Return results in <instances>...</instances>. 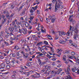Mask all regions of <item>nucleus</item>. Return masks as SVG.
<instances>
[{
  "label": "nucleus",
  "instance_id": "f257e3e1",
  "mask_svg": "<svg viewBox=\"0 0 79 79\" xmlns=\"http://www.w3.org/2000/svg\"><path fill=\"white\" fill-rule=\"evenodd\" d=\"M56 2L55 6V12H56L58 10V8H60L62 9L63 8V6L62 5V3L60 0H52V3H55Z\"/></svg>",
  "mask_w": 79,
  "mask_h": 79
},
{
  "label": "nucleus",
  "instance_id": "f03ea898",
  "mask_svg": "<svg viewBox=\"0 0 79 79\" xmlns=\"http://www.w3.org/2000/svg\"><path fill=\"white\" fill-rule=\"evenodd\" d=\"M76 68H75L74 67V68H72V71H73V72H75L76 73H77L78 74H79V69H76Z\"/></svg>",
  "mask_w": 79,
  "mask_h": 79
},
{
  "label": "nucleus",
  "instance_id": "7ed1b4c3",
  "mask_svg": "<svg viewBox=\"0 0 79 79\" xmlns=\"http://www.w3.org/2000/svg\"><path fill=\"white\" fill-rule=\"evenodd\" d=\"M70 71V69L69 67H68L67 69H65V71L67 74H71V73H69V71Z\"/></svg>",
  "mask_w": 79,
  "mask_h": 79
},
{
  "label": "nucleus",
  "instance_id": "20e7f679",
  "mask_svg": "<svg viewBox=\"0 0 79 79\" xmlns=\"http://www.w3.org/2000/svg\"><path fill=\"white\" fill-rule=\"evenodd\" d=\"M5 64H2L1 65H0V69H2L3 70H1L2 71H3L4 69H3V68H5Z\"/></svg>",
  "mask_w": 79,
  "mask_h": 79
},
{
  "label": "nucleus",
  "instance_id": "39448f33",
  "mask_svg": "<svg viewBox=\"0 0 79 79\" xmlns=\"http://www.w3.org/2000/svg\"><path fill=\"white\" fill-rule=\"evenodd\" d=\"M50 47L48 46H46L45 45L44 46H43L42 49H45V50H48V48H50Z\"/></svg>",
  "mask_w": 79,
  "mask_h": 79
},
{
  "label": "nucleus",
  "instance_id": "423d86ee",
  "mask_svg": "<svg viewBox=\"0 0 79 79\" xmlns=\"http://www.w3.org/2000/svg\"><path fill=\"white\" fill-rule=\"evenodd\" d=\"M75 33L77 34H78V31L77 30V26H76L74 29Z\"/></svg>",
  "mask_w": 79,
  "mask_h": 79
},
{
  "label": "nucleus",
  "instance_id": "0eeeda50",
  "mask_svg": "<svg viewBox=\"0 0 79 79\" xmlns=\"http://www.w3.org/2000/svg\"><path fill=\"white\" fill-rule=\"evenodd\" d=\"M32 71L31 70L29 72H23V73L25 74H27V76H29V74H30V73H31V72H32Z\"/></svg>",
  "mask_w": 79,
  "mask_h": 79
},
{
  "label": "nucleus",
  "instance_id": "6e6552de",
  "mask_svg": "<svg viewBox=\"0 0 79 79\" xmlns=\"http://www.w3.org/2000/svg\"><path fill=\"white\" fill-rule=\"evenodd\" d=\"M78 36L79 35L77 34L76 35L75 34L74 35L73 37L75 40H77L76 38H77V37H78Z\"/></svg>",
  "mask_w": 79,
  "mask_h": 79
},
{
  "label": "nucleus",
  "instance_id": "1a4fd4ad",
  "mask_svg": "<svg viewBox=\"0 0 79 79\" xmlns=\"http://www.w3.org/2000/svg\"><path fill=\"white\" fill-rule=\"evenodd\" d=\"M73 17V15H70L69 17V19H70V22H72L73 21V18H72L71 17Z\"/></svg>",
  "mask_w": 79,
  "mask_h": 79
},
{
  "label": "nucleus",
  "instance_id": "9d476101",
  "mask_svg": "<svg viewBox=\"0 0 79 79\" xmlns=\"http://www.w3.org/2000/svg\"><path fill=\"white\" fill-rule=\"evenodd\" d=\"M8 73V72H6L4 73H0V76H3V74H6Z\"/></svg>",
  "mask_w": 79,
  "mask_h": 79
},
{
  "label": "nucleus",
  "instance_id": "9b49d317",
  "mask_svg": "<svg viewBox=\"0 0 79 79\" xmlns=\"http://www.w3.org/2000/svg\"><path fill=\"white\" fill-rule=\"evenodd\" d=\"M38 6V5H36V6L35 7V8L34 7H32L31 8L33 10H34V11H35V10H37V8H38V7H37V6Z\"/></svg>",
  "mask_w": 79,
  "mask_h": 79
},
{
  "label": "nucleus",
  "instance_id": "f8f14e48",
  "mask_svg": "<svg viewBox=\"0 0 79 79\" xmlns=\"http://www.w3.org/2000/svg\"><path fill=\"white\" fill-rule=\"evenodd\" d=\"M49 71H48V72L49 73H50L51 72V74H53V73H55V72H54V71H50V69H49Z\"/></svg>",
  "mask_w": 79,
  "mask_h": 79
},
{
  "label": "nucleus",
  "instance_id": "ddd939ff",
  "mask_svg": "<svg viewBox=\"0 0 79 79\" xmlns=\"http://www.w3.org/2000/svg\"><path fill=\"white\" fill-rule=\"evenodd\" d=\"M66 77L67 78H66L65 79H72V78L69 75H67V76H66Z\"/></svg>",
  "mask_w": 79,
  "mask_h": 79
},
{
  "label": "nucleus",
  "instance_id": "4468645a",
  "mask_svg": "<svg viewBox=\"0 0 79 79\" xmlns=\"http://www.w3.org/2000/svg\"><path fill=\"white\" fill-rule=\"evenodd\" d=\"M54 72L55 73V74H59L61 72L60 71H54Z\"/></svg>",
  "mask_w": 79,
  "mask_h": 79
},
{
  "label": "nucleus",
  "instance_id": "2eb2a0df",
  "mask_svg": "<svg viewBox=\"0 0 79 79\" xmlns=\"http://www.w3.org/2000/svg\"><path fill=\"white\" fill-rule=\"evenodd\" d=\"M26 8H25L22 11V15H24L25 14V11H26Z\"/></svg>",
  "mask_w": 79,
  "mask_h": 79
},
{
  "label": "nucleus",
  "instance_id": "dca6fc26",
  "mask_svg": "<svg viewBox=\"0 0 79 79\" xmlns=\"http://www.w3.org/2000/svg\"><path fill=\"white\" fill-rule=\"evenodd\" d=\"M66 42L64 41V40H60V44H65V43Z\"/></svg>",
  "mask_w": 79,
  "mask_h": 79
},
{
  "label": "nucleus",
  "instance_id": "f3484780",
  "mask_svg": "<svg viewBox=\"0 0 79 79\" xmlns=\"http://www.w3.org/2000/svg\"><path fill=\"white\" fill-rule=\"evenodd\" d=\"M38 60L39 63V64H40V66H41V65H42V62H41V60H40V59H39Z\"/></svg>",
  "mask_w": 79,
  "mask_h": 79
},
{
  "label": "nucleus",
  "instance_id": "a211bd4d",
  "mask_svg": "<svg viewBox=\"0 0 79 79\" xmlns=\"http://www.w3.org/2000/svg\"><path fill=\"white\" fill-rule=\"evenodd\" d=\"M27 66H32V64H31V63H27V64H26Z\"/></svg>",
  "mask_w": 79,
  "mask_h": 79
},
{
  "label": "nucleus",
  "instance_id": "6ab92c4d",
  "mask_svg": "<svg viewBox=\"0 0 79 79\" xmlns=\"http://www.w3.org/2000/svg\"><path fill=\"white\" fill-rule=\"evenodd\" d=\"M45 69H48L51 67L50 66H48V65L45 66Z\"/></svg>",
  "mask_w": 79,
  "mask_h": 79
},
{
  "label": "nucleus",
  "instance_id": "aec40b11",
  "mask_svg": "<svg viewBox=\"0 0 79 79\" xmlns=\"http://www.w3.org/2000/svg\"><path fill=\"white\" fill-rule=\"evenodd\" d=\"M17 59H19V54L18 52L17 53Z\"/></svg>",
  "mask_w": 79,
  "mask_h": 79
},
{
  "label": "nucleus",
  "instance_id": "412c9836",
  "mask_svg": "<svg viewBox=\"0 0 79 79\" xmlns=\"http://www.w3.org/2000/svg\"><path fill=\"white\" fill-rule=\"evenodd\" d=\"M15 76H16V74L14 73L11 76V77H12V78H16Z\"/></svg>",
  "mask_w": 79,
  "mask_h": 79
},
{
  "label": "nucleus",
  "instance_id": "4be33fe9",
  "mask_svg": "<svg viewBox=\"0 0 79 79\" xmlns=\"http://www.w3.org/2000/svg\"><path fill=\"white\" fill-rule=\"evenodd\" d=\"M63 60H64V61H66V55H64L63 57Z\"/></svg>",
  "mask_w": 79,
  "mask_h": 79
},
{
  "label": "nucleus",
  "instance_id": "5701e85b",
  "mask_svg": "<svg viewBox=\"0 0 79 79\" xmlns=\"http://www.w3.org/2000/svg\"><path fill=\"white\" fill-rule=\"evenodd\" d=\"M14 28H11V29L10 30L11 33H13V30H14Z\"/></svg>",
  "mask_w": 79,
  "mask_h": 79
},
{
  "label": "nucleus",
  "instance_id": "b1692460",
  "mask_svg": "<svg viewBox=\"0 0 79 79\" xmlns=\"http://www.w3.org/2000/svg\"><path fill=\"white\" fill-rule=\"evenodd\" d=\"M48 71H49V69H47V71L44 72V74H49V73H48Z\"/></svg>",
  "mask_w": 79,
  "mask_h": 79
},
{
  "label": "nucleus",
  "instance_id": "393cba45",
  "mask_svg": "<svg viewBox=\"0 0 79 79\" xmlns=\"http://www.w3.org/2000/svg\"><path fill=\"white\" fill-rule=\"evenodd\" d=\"M44 43L46 45H48V42L46 41H44Z\"/></svg>",
  "mask_w": 79,
  "mask_h": 79
},
{
  "label": "nucleus",
  "instance_id": "a878e982",
  "mask_svg": "<svg viewBox=\"0 0 79 79\" xmlns=\"http://www.w3.org/2000/svg\"><path fill=\"white\" fill-rule=\"evenodd\" d=\"M50 48H51V52H52L53 53H54V49H52V48L51 47H50Z\"/></svg>",
  "mask_w": 79,
  "mask_h": 79
},
{
  "label": "nucleus",
  "instance_id": "bb28decb",
  "mask_svg": "<svg viewBox=\"0 0 79 79\" xmlns=\"http://www.w3.org/2000/svg\"><path fill=\"white\" fill-rule=\"evenodd\" d=\"M70 34H71V35H72V32H69H69H67V35H70Z\"/></svg>",
  "mask_w": 79,
  "mask_h": 79
},
{
  "label": "nucleus",
  "instance_id": "cd10ccee",
  "mask_svg": "<svg viewBox=\"0 0 79 79\" xmlns=\"http://www.w3.org/2000/svg\"><path fill=\"white\" fill-rule=\"evenodd\" d=\"M6 59H5V61H10V58H8V57H6Z\"/></svg>",
  "mask_w": 79,
  "mask_h": 79
},
{
  "label": "nucleus",
  "instance_id": "c85d7f7f",
  "mask_svg": "<svg viewBox=\"0 0 79 79\" xmlns=\"http://www.w3.org/2000/svg\"><path fill=\"white\" fill-rule=\"evenodd\" d=\"M6 16L7 18L9 20L10 19V15H6Z\"/></svg>",
  "mask_w": 79,
  "mask_h": 79
},
{
  "label": "nucleus",
  "instance_id": "c756f323",
  "mask_svg": "<svg viewBox=\"0 0 79 79\" xmlns=\"http://www.w3.org/2000/svg\"><path fill=\"white\" fill-rule=\"evenodd\" d=\"M15 6H14L13 5H12L11 6V9H13L15 8Z\"/></svg>",
  "mask_w": 79,
  "mask_h": 79
},
{
  "label": "nucleus",
  "instance_id": "7c9ffc66",
  "mask_svg": "<svg viewBox=\"0 0 79 79\" xmlns=\"http://www.w3.org/2000/svg\"><path fill=\"white\" fill-rule=\"evenodd\" d=\"M55 19L54 18H52L51 19V21L52 23H54V22H55Z\"/></svg>",
  "mask_w": 79,
  "mask_h": 79
},
{
  "label": "nucleus",
  "instance_id": "2f4dec72",
  "mask_svg": "<svg viewBox=\"0 0 79 79\" xmlns=\"http://www.w3.org/2000/svg\"><path fill=\"white\" fill-rule=\"evenodd\" d=\"M72 53V56H73V55H76V53H75V52H72L71 53Z\"/></svg>",
  "mask_w": 79,
  "mask_h": 79
},
{
  "label": "nucleus",
  "instance_id": "473e14b6",
  "mask_svg": "<svg viewBox=\"0 0 79 79\" xmlns=\"http://www.w3.org/2000/svg\"><path fill=\"white\" fill-rule=\"evenodd\" d=\"M4 44L6 45V46H8V45H9L8 43H7L6 41H4Z\"/></svg>",
  "mask_w": 79,
  "mask_h": 79
},
{
  "label": "nucleus",
  "instance_id": "72a5a7b5",
  "mask_svg": "<svg viewBox=\"0 0 79 79\" xmlns=\"http://www.w3.org/2000/svg\"><path fill=\"white\" fill-rule=\"evenodd\" d=\"M25 23H26L25 24V26H26V27H28V23H27V22H25Z\"/></svg>",
  "mask_w": 79,
  "mask_h": 79
},
{
  "label": "nucleus",
  "instance_id": "f704fd0d",
  "mask_svg": "<svg viewBox=\"0 0 79 79\" xmlns=\"http://www.w3.org/2000/svg\"><path fill=\"white\" fill-rule=\"evenodd\" d=\"M41 32H43V33H44V32H45V33L46 31H44V30H43V29H41Z\"/></svg>",
  "mask_w": 79,
  "mask_h": 79
},
{
  "label": "nucleus",
  "instance_id": "c9c22d12",
  "mask_svg": "<svg viewBox=\"0 0 79 79\" xmlns=\"http://www.w3.org/2000/svg\"><path fill=\"white\" fill-rule=\"evenodd\" d=\"M14 49H16L17 50L18 49V46H15V47L14 48Z\"/></svg>",
  "mask_w": 79,
  "mask_h": 79
},
{
  "label": "nucleus",
  "instance_id": "e433bc0d",
  "mask_svg": "<svg viewBox=\"0 0 79 79\" xmlns=\"http://www.w3.org/2000/svg\"><path fill=\"white\" fill-rule=\"evenodd\" d=\"M30 13H34V10H32V9H31L30 10Z\"/></svg>",
  "mask_w": 79,
  "mask_h": 79
},
{
  "label": "nucleus",
  "instance_id": "4c0bfd02",
  "mask_svg": "<svg viewBox=\"0 0 79 79\" xmlns=\"http://www.w3.org/2000/svg\"><path fill=\"white\" fill-rule=\"evenodd\" d=\"M42 42H40L37 44V46L38 45H40V44H42Z\"/></svg>",
  "mask_w": 79,
  "mask_h": 79
},
{
  "label": "nucleus",
  "instance_id": "58836bf2",
  "mask_svg": "<svg viewBox=\"0 0 79 79\" xmlns=\"http://www.w3.org/2000/svg\"><path fill=\"white\" fill-rule=\"evenodd\" d=\"M37 75V76L38 77H40V74H39V73H36Z\"/></svg>",
  "mask_w": 79,
  "mask_h": 79
},
{
  "label": "nucleus",
  "instance_id": "ea45409f",
  "mask_svg": "<svg viewBox=\"0 0 79 79\" xmlns=\"http://www.w3.org/2000/svg\"><path fill=\"white\" fill-rule=\"evenodd\" d=\"M23 6H24V5H23V6H21L20 7L19 9L20 10H22V9L23 8Z\"/></svg>",
  "mask_w": 79,
  "mask_h": 79
},
{
  "label": "nucleus",
  "instance_id": "a19ab883",
  "mask_svg": "<svg viewBox=\"0 0 79 79\" xmlns=\"http://www.w3.org/2000/svg\"><path fill=\"white\" fill-rule=\"evenodd\" d=\"M0 58H1V59H3V58H4V57H3V56H1L0 55Z\"/></svg>",
  "mask_w": 79,
  "mask_h": 79
},
{
  "label": "nucleus",
  "instance_id": "79ce46f5",
  "mask_svg": "<svg viewBox=\"0 0 79 79\" xmlns=\"http://www.w3.org/2000/svg\"><path fill=\"white\" fill-rule=\"evenodd\" d=\"M14 15V14H12L9 17L10 18H12V16Z\"/></svg>",
  "mask_w": 79,
  "mask_h": 79
},
{
  "label": "nucleus",
  "instance_id": "37998d69",
  "mask_svg": "<svg viewBox=\"0 0 79 79\" xmlns=\"http://www.w3.org/2000/svg\"><path fill=\"white\" fill-rule=\"evenodd\" d=\"M70 14H71V13H72V14H73V10H71V9L70 11Z\"/></svg>",
  "mask_w": 79,
  "mask_h": 79
},
{
  "label": "nucleus",
  "instance_id": "c03bdc74",
  "mask_svg": "<svg viewBox=\"0 0 79 79\" xmlns=\"http://www.w3.org/2000/svg\"><path fill=\"white\" fill-rule=\"evenodd\" d=\"M33 18H34V17L30 16V19L32 20V19H33Z\"/></svg>",
  "mask_w": 79,
  "mask_h": 79
},
{
  "label": "nucleus",
  "instance_id": "a18cd8bd",
  "mask_svg": "<svg viewBox=\"0 0 79 79\" xmlns=\"http://www.w3.org/2000/svg\"><path fill=\"white\" fill-rule=\"evenodd\" d=\"M6 63L7 64H10V60L6 61Z\"/></svg>",
  "mask_w": 79,
  "mask_h": 79
},
{
  "label": "nucleus",
  "instance_id": "49530a36",
  "mask_svg": "<svg viewBox=\"0 0 79 79\" xmlns=\"http://www.w3.org/2000/svg\"><path fill=\"white\" fill-rule=\"evenodd\" d=\"M62 35H66V33L63 32L62 33Z\"/></svg>",
  "mask_w": 79,
  "mask_h": 79
},
{
  "label": "nucleus",
  "instance_id": "de8ad7c7",
  "mask_svg": "<svg viewBox=\"0 0 79 79\" xmlns=\"http://www.w3.org/2000/svg\"><path fill=\"white\" fill-rule=\"evenodd\" d=\"M6 68L7 69H10V66L9 65H7L6 66Z\"/></svg>",
  "mask_w": 79,
  "mask_h": 79
},
{
  "label": "nucleus",
  "instance_id": "09e8293b",
  "mask_svg": "<svg viewBox=\"0 0 79 79\" xmlns=\"http://www.w3.org/2000/svg\"><path fill=\"white\" fill-rule=\"evenodd\" d=\"M57 50H59V51L58 52V53L59 52H62V50H61V49H58Z\"/></svg>",
  "mask_w": 79,
  "mask_h": 79
},
{
  "label": "nucleus",
  "instance_id": "8fccbe9b",
  "mask_svg": "<svg viewBox=\"0 0 79 79\" xmlns=\"http://www.w3.org/2000/svg\"><path fill=\"white\" fill-rule=\"evenodd\" d=\"M37 13L38 15H39L40 14V12L39 10H37Z\"/></svg>",
  "mask_w": 79,
  "mask_h": 79
},
{
  "label": "nucleus",
  "instance_id": "3c124183",
  "mask_svg": "<svg viewBox=\"0 0 79 79\" xmlns=\"http://www.w3.org/2000/svg\"><path fill=\"white\" fill-rule=\"evenodd\" d=\"M23 32L27 31V29H26V28L23 29Z\"/></svg>",
  "mask_w": 79,
  "mask_h": 79
},
{
  "label": "nucleus",
  "instance_id": "603ef678",
  "mask_svg": "<svg viewBox=\"0 0 79 79\" xmlns=\"http://www.w3.org/2000/svg\"><path fill=\"white\" fill-rule=\"evenodd\" d=\"M46 36L48 37H51V36H50V35H46Z\"/></svg>",
  "mask_w": 79,
  "mask_h": 79
},
{
  "label": "nucleus",
  "instance_id": "864d4df0",
  "mask_svg": "<svg viewBox=\"0 0 79 79\" xmlns=\"http://www.w3.org/2000/svg\"><path fill=\"white\" fill-rule=\"evenodd\" d=\"M32 28V26L29 27L28 28V29L30 30H31Z\"/></svg>",
  "mask_w": 79,
  "mask_h": 79
},
{
  "label": "nucleus",
  "instance_id": "5fc2aeb1",
  "mask_svg": "<svg viewBox=\"0 0 79 79\" xmlns=\"http://www.w3.org/2000/svg\"><path fill=\"white\" fill-rule=\"evenodd\" d=\"M59 37L58 36H56V38H55V40H56L57 39H58Z\"/></svg>",
  "mask_w": 79,
  "mask_h": 79
},
{
  "label": "nucleus",
  "instance_id": "6e6d98bb",
  "mask_svg": "<svg viewBox=\"0 0 79 79\" xmlns=\"http://www.w3.org/2000/svg\"><path fill=\"white\" fill-rule=\"evenodd\" d=\"M59 35L60 36H61L62 35V33L61 32H60L59 33Z\"/></svg>",
  "mask_w": 79,
  "mask_h": 79
},
{
  "label": "nucleus",
  "instance_id": "4d7b16f0",
  "mask_svg": "<svg viewBox=\"0 0 79 79\" xmlns=\"http://www.w3.org/2000/svg\"><path fill=\"white\" fill-rule=\"evenodd\" d=\"M39 55L40 56H42L43 55V53H40Z\"/></svg>",
  "mask_w": 79,
  "mask_h": 79
},
{
  "label": "nucleus",
  "instance_id": "13d9d810",
  "mask_svg": "<svg viewBox=\"0 0 79 79\" xmlns=\"http://www.w3.org/2000/svg\"><path fill=\"white\" fill-rule=\"evenodd\" d=\"M32 31L31 30V31H28V33H29V34H31V32Z\"/></svg>",
  "mask_w": 79,
  "mask_h": 79
},
{
  "label": "nucleus",
  "instance_id": "bf43d9fd",
  "mask_svg": "<svg viewBox=\"0 0 79 79\" xmlns=\"http://www.w3.org/2000/svg\"><path fill=\"white\" fill-rule=\"evenodd\" d=\"M52 61H55V60H56V59L55 58H54L52 59Z\"/></svg>",
  "mask_w": 79,
  "mask_h": 79
},
{
  "label": "nucleus",
  "instance_id": "052dcab7",
  "mask_svg": "<svg viewBox=\"0 0 79 79\" xmlns=\"http://www.w3.org/2000/svg\"><path fill=\"white\" fill-rule=\"evenodd\" d=\"M9 12L7 11L6 12V15H9Z\"/></svg>",
  "mask_w": 79,
  "mask_h": 79
},
{
  "label": "nucleus",
  "instance_id": "680f3d73",
  "mask_svg": "<svg viewBox=\"0 0 79 79\" xmlns=\"http://www.w3.org/2000/svg\"><path fill=\"white\" fill-rule=\"evenodd\" d=\"M73 58H74V59H75V60H77V59H76V57H75V56H73Z\"/></svg>",
  "mask_w": 79,
  "mask_h": 79
},
{
  "label": "nucleus",
  "instance_id": "e2e57ef3",
  "mask_svg": "<svg viewBox=\"0 0 79 79\" xmlns=\"http://www.w3.org/2000/svg\"><path fill=\"white\" fill-rule=\"evenodd\" d=\"M61 66V64H59V65H58L57 66V67H60Z\"/></svg>",
  "mask_w": 79,
  "mask_h": 79
},
{
  "label": "nucleus",
  "instance_id": "0e129e2a",
  "mask_svg": "<svg viewBox=\"0 0 79 79\" xmlns=\"http://www.w3.org/2000/svg\"><path fill=\"white\" fill-rule=\"evenodd\" d=\"M72 26H70V31H71L72 30Z\"/></svg>",
  "mask_w": 79,
  "mask_h": 79
},
{
  "label": "nucleus",
  "instance_id": "69168bd1",
  "mask_svg": "<svg viewBox=\"0 0 79 79\" xmlns=\"http://www.w3.org/2000/svg\"><path fill=\"white\" fill-rule=\"evenodd\" d=\"M31 77H34V78H36V77H34V75H31Z\"/></svg>",
  "mask_w": 79,
  "mask_h": 79
},
{
  "label": "nucleus",
  "instance_id": "338daca9",
  "mask_svg": "<svg viewBox=\"0 0 79 79\" xmlns=\"http://www.w3.org/2000/svg\"><path fill=\"white\" fill-rule=\"evenodd\" d=\"M76 63H77L79 64V60H76Z\"/></svg>",
  "mask_w": 79,
  "mask_h": 79
},
{
  "label": "nucleus",
  "instance_id": "774afa93",
  "mask_svg": "<svg viewBox=\"0 0 79 79\" xmlns=\"http://www.w3.org/2000/svg\"><path fill=\"white\" fill-rule=\"evenodd\" d=\"M56 79H60V77H56Z\"/></svg>",
  "mask_w": 79,
  "mask_h": 79
}]
</instances>
